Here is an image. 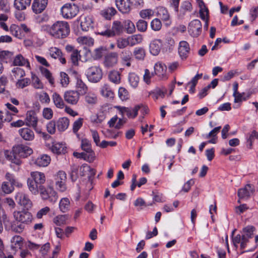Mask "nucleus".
<instances>
[{"label": "nucleus", "mask_w": 258, "mask_h": 258, "mask_svg": "<svg viewBox=\"0 0 258 258\" xmlns=\"http://www.w3.org/2000/svg\"><path fill=\"white\" fill-rule=\"evenodd\" d=\"M51 151L56 154H65L67 152V147L65 144L62 143H55L52 146Z\"/></svg>", "instance_id": "obj_26"}, {"label": "nucleus", "mask_w": 258, "mask_h": 258, "mask_svg": "<svg viewBox=\"0 0 258 258\" xmlns=\"http://www.w3.org/2000/svg\"><path fill=\"white\" fill-rule=\"evenodd\" d=\"M136 27L139 31L144 32L147 29L148 23L143 19H140L136 23Z\"/></svg>", "instance_id": "obj_51"}, {"label": "nucleus", "mask_w": 258, "mask_h": 258, "mask_svg": "<svg viewBox=\"0 0 258 258\" xmlns=\"http://www.w3.org/2000/svg\"><path fill=\"white\" fill-rule=\"evenodd\" d=\"M124 26L128 34H132L136 31V28L134 24L130 20L124 21Z\"/></svg>", "instance_id": "obj_47"}, {"label": "nucleus", "mask_w": 258, "mask_h": 258, "mask_svg": "<svg viewBox=\"0 0 258 258\" xmlns=\"http://www.w3.org/2000/svg\"><path fill=\"white\" fill-rule=\"evenodd\" d=\"M108 78L110 81L115 84H118L120 82V74L117 71H110L108 75Z\"/></svg>", "instance_id": "obj_34"}, {"label": "nucleus", "mask_w": 258, "mask_h": 258, "mask_svg": "<svg viewBox=\"0 0 258 258\" xmlns=\"http://www.w3.org/2000/svg\"><path fill=\"white\" fill-rule=\"evenodd\" d=\"M76 89V90L75 91L78 92L81 95H85L88 90L87 86L83 82L80 76L77 77Z\"/></svg>", "instance_id": "obj_24"}, {"label": "nucleus", "mask_w": 258, "mask_h": 258, "mask_svg": "<svg viewBox=\"0 0 258 258\" xmlns=\"http://www.w3.org/2000/svg\"><path fill=\"white\" fill-rule=\"evenodd\" d=\"M80 95H81L78 92L74 90H69L64 92L63 98L67 103L75 105L78 103L80 99Z\"/></svg>", "instance_id": "obj_11"}, {"label": "nucleus", "mask_w": 258, "mask_h": 258, "mask_svg": "<svg viewBox=\"0 0 258 258\" xmlns=\"http://www.w3.org/2000/svg\"><path fill=\"white\" fill-rule=\"evenodd\" d=\"M70 201L68 198H62L59 203V209L62 213H66L70 209Z\"/></svg>", "instance_id": "obj_32"}, {"label": "nucleus", "mask_w": 258, "mask_h": 258, "mask_svg": "<svg viewBox=\"0 0 258 258\" xmlns=\"http://www.w3.org/2000/svg\"><path fill=\"white\" fill-rule=\"evenodd\" d=\"M56 123L58 130L60 132H63L68 127L69 120L67 117H61L57 120Z\"/></svg>", "instance_id": "obj_30"}, {"label": "nucleus", "mask_w": 258, "mask_h": 258, "mask_svg": "<svg viewBox=\"0 0 258 258\" xmlns=\"http://www.w3.org/2000/svg\"><path fill=\"white\" fill-rule=\"evenodd\" d=\"M25 122L26 125L31 126L37 131L36 126L38 122V118L35 111L30 110L27 112Z\"/></svg>", "instance_id": "obj_13"}, {"label": "nucleus", "mask_w": 258, "mask_h": 258, "mask_svg": "<svg viewBox=\"0 0 258 258\" xmlns=\"http://www.w3.org/2000/svg\"><path fill=\"white\" fill-rule=\"evenodd\" d=\"M106 29L103 31L100 29L98 30V33L101 35L111 37L115 35H119L123 32V26L119 21H115L113 22L111 29H109L108 26Z\"/></svg>", "instance_id": "obj_3"}, {"label": "nucleus", "mask_w": 258, "mask_h": 258, "mask_svg": "<svg viewBox=\"0 0 258 258\" xmlns=\"http://www.w3.org/2000/svg\"><path fill=\"white\" fill-rule=\"evenodd\" d=\"M13 64L16 66H24L26 65L27 67L30 68V63L28 59L23 57L21 54L15 57Z\"/></svg>", "instance_id": "obj_29"}, {"label": "nucleus", "mask_w": 258, "mask_h": 258, "mask_svg": "<svg viewBox=\"0 0 258 258\" xmlns=\"http://www.w3.org/2000/svg\"><path fill=\"white\" fill-rule=\"evenodd\" d=\"M128 80L130 85L133 88H136L139 84V77L134 73H130L128 75Z\"/></svg>", "instance_id": "obj_39"}, {"label": "nucleus", "mask_w": 258, "mask_h": 258, "mask_svg": "<svg viewBox=\"0 0 258 258\" xmlns=\"http://www.w3.org/2000/svg\"><path fill=\"white\" fill-rule=\"evenodd\" d=\"M12 73L14 74L15 78H22L25 76V72L23 69L20 68H15L12 70Z\"/></svg>", "instance_id": "obj_64"}, {"label": "nucleus", "mask_w": 258, "mask_h": 258, "mask_svg": "<svg viewBox=\"0 0 258 258\" xmlns=\"http://www.w3.org/2000/svg\"><path fill=\"white\" fill-rule=\"evenodd\" d=\"M53 102L56 107L59 109H62L65 107V103L60 95L54 92L52 95Z\"/></svg>", "instance_id": "obj_27"}, {"label": "nucleus", "mask_w": 258, "mask_h": 258, "mask_svg": "<svg viewBox=\"0 0 258 258\" xmlns=\"http://www.w3.org/2000/svg\"><path fill=\"white\" fill-rule=\"evenodd\" d=\"M40 71L41 74L43 76H44L49 81V83L53 85L54 83V80L52 76V74L47 69L41 67L40 68Z\"/></svg>", "instance_id": "obj_44"}, {"label": "nucleus", "mask_w": 258, "mask_h": 258, "mask_svg": "<svg viewBox=\"0 0 258 258\" xmlns=\"http://www.w3.org/2000/svg\"><path fill=\"white\" fill-rule=\"evenodd\" d=\"M255 230V228L253 226L248 225L243 228V235L250 239L252 237Z\"/></svg>", "instance_id": "obj_45"}, {"label": "nucleus", "mask_w": 258, "mask_h": 258, "mask_svg": "<svg viewBox=\"0 0 258 258\" xmlns=\"http://www.w3.org/2000/svg\"><path fill=\"white\" fill-rule=\"evenodd\" d=\"M254 191V187L250 184H246L244 187L238 190V196L240 199H247Z\"/></svg>", "instance_id": "obj_14"}, {"label": "nucleus", "mask_w": 258, "mask_h": 258, "mask_svg": "<svg viewBox=\"0 0 258 258\" xmlns=\"http://www.w3.org/2000/svg\"><path fill=\"white\" fill-rule=\"evenodd\" d=\"M14 114L10 113L8 110L0 111V120L2 122H10L13 119Z\"/></svg>", "instance_id": "obj_37"}, {"label": "nucleus", "mask_w": 258, "mask_h": 258, "mask_svg": "<svg viewBox=\"0 0 258 258\" xmlns=\"http://www.w3.org/2000/svg\"><path fill=\"white\" fill-rule=\"evenodd\" d=\"M10 32L12 35L20 38L21 36L20 28L16 25H12L10 28Z\"/></svg>", "instance_id": "obj_63"}, {"label": "nucleus", "mask_w": 258, "mask_h": 258, "mask_svg": "<svg viewBox=\"0 0 258 258\" xmlns=\"http://www.w3.org/2000/svg\"><path fill=\"white\" fill-rule=\"evenodd\" d=\"M86 76L90 82L97 83L102 78L103 73L102 69L98 65L91 66L87 69Z\"/></svg>", "instance_id": "obj_4"}, {"label": "nucleus", "mask_w": 258, "mask_h": 258, "mask_svg": "<svg viewBox=\"0 0 258 258\" xmlns=\"http://www.w3.org/2000/svg\"><path fill=\"white\" fill-rule=\"evenodd\" d=\"M13 151L18 156L23 158L27 157L33 152L32 150L29 147L21 145L14 147Z\"/></svg>", "instance_id": "obj_12"}, {"label": "nucleus", "mask_w": 258, "mask_h": 258, "mask_svg": "<svg viewBox=\"0 0 258 258\" xmlns=\"http://www.w3.org/2000/svg\"><path fill=\"white\" fill-rule=\"evenodd\" d=\"M116 44L118 48L123 49L127 45H130L128 38L127 39L119 38L117 40Z\"/></svg>", "instance_id": "obj_55"}, {"label": "nucleus", "mask_w": 258, "mask_h": 258, "mask_svg": "<svg viewBox=\"0 0 258 258\" xmlns=\"http://www.w3.org/2000/svg\"><path fill=\"white\" fill-rule=\"evenodd\" d=\"M20 136L26 141H32L34 138V134L31 129L24 127L19 130Z\"/></svg>", "instance_id": "obj_22"}, {"label": "nucleus", "mask_w": 258, "mask_h": 258, "mask_svg": "<svg viewBox=\"0 0 258 258\" xmlns=\"http://www.w3.org/2000/svg\"><path fill=\"white\" fill-rule=\"evenodd\" d=\"M192 9V6L190 2L188 1L184 2L180 8V11L183 14H184L186 12H190Z\"/></svg>", "instance_id": "obj_60"}, {"label": "nucleus", "mask_w": 258, "mask_h": 258, "mask_svg": "<svg viewBox=\"0 0 258 258\" xmlns=\"http://www.w3.org/2000/svg\"><path fill=\"white\" fill-rule=\"evenodd\" d=\"M71 60L74 66H78V60L80 59L81 56L80 55V51L75 50L72 53L70 54Z\"/></svg>", "instance_id": "obj_56"}, {"label": "nucleus", "mask_w": 258, "mask_h": 258, "mask_svg": "<svg viewBox=\"0 0 258 258\" xmlns=\"http://www.w3.org/2000/svg\"><path fill=\"white\" fill-rule=\"evenodd\" d=\"M14 217L16 221L25 225L29 224L32 220V215L31 213L25 210L15 212Z\"/></svg>", "instance_id": "obj_7"}, {"label": "nucleus", "mask_w": 258, "mask_h": 258, "mask_svg": "<svg viewBox=\"0 0 258 258\" xmlns=\"http://www.w3.org/2000/svg\"><path fill=\"white\" fill-rule=\"evenodd\" d=\"M14 185L11 183L4 181L2 183L0 191L5 194H9L14 190Z\"/></svg>", "instance_id": "obj_35"}, {"label": "nucleus", "mask_w": 258, "mask_h": 258, "mask_svg": "<svg viewBox=\"0 0 258 258\" xmlns=\"http://www.w3.org/2000/svg\"><path fill=\"white\" fill-rule=\"evenodd\" d=\"M30 83V80L28 78H24L21 80H19L16 83V86L17 88L23 89Z\"/></svg>", "instance_id": "obj_61"}, {"label": "nucleus", "mask_w": 258, "mask_h": 258, "mask_svg": "<svg viewBox=\"0 0 258 258\" xmlns=\"http://www.w3.org/2000/svg\"><path fill=\"white\" fill-rule=\"evenodd\" d=\"M79 11V8L77 5L68 3L62 7L61 13L64 18L70 19L75 17Z\"/></svg>", "instance_id": "obj_5"}, {"label": "nucleus", "mask_w": 258, "mask_h": 258, "mask_svg": "<svg viewBox=\"0 0 258 258\" xmlns=\"http://www.w3.org/2000/svg\"><path fill=\"white\" fill-rule=\"evenodd\" d=\"M150 26L153 30L158 31L161 29L162 23L159 19L155 18L151 22Z\"/></svg>", "instance_id": "obj_54"}, {"label": "nucleus", "mask_w": 258, "mask_h": 258, "mask_svg": "<svg viewBox=\"0 0 258 258\" xmlns=\"http://www.w3.org/2000/svg\"><path fill=\"white\" fill-rule=\"evenodd\" d=\"M118 96L121 100H126L129 98V94L124 88L120 87L118 90Z\"/></svg>", "instance_id": "obj_57"}, {"label": "nucleus", "mask_w": 258, "mask_h": 258, "mask_svg": "<svg viewBox=\"0 0 258 258\" xmlns=\"http://www.w3.org/2000/svg\"><path fill=\"white\" fill-rule=\"evenodd\" d=\"M56 188L60 192H64L67 189V174L63 171H59L54 177Z\"/></svg>", "instance_id": "obj_6"}, {"label": "nucleus", "mask_w": 258, "mask_h": 258, "mask_svg": "<svg viewBox=\"0 0 258 258\" xmlns=\"http://www.w3.org/2000/svg\"><path fill=\"white\" fill-rule=\"evenodd\" d=\"M25 225L17 221L14 222L11 225V229L16 233H21L25 229Z\"/></svg>", "instance_id": "obj_41"}, {"label": "nucleus", "mask_w": 258, "mask_h": 258, "mask_svg": "<svg viewBox=\"0 0 258 258\" xmlns=\"http://www.w3.org/2000/svg\"><path fill=\"white\" fill-rule=\"evenodd\" d=\"M200 17L203 20H205L206 19V16L208 13V10L205 7L204 3L202 2L201 4H200Z\"/></svg>", "instance_id": "obj_59"}, {"label": "nucleus", "mask_w": 258, "mask_h": 258, "mask_svg": "<svg viewBox=\"0 0 258 258\" xmlns=\"http://www.w3.org/2000/svg\"><path fill=\"white\" fill-rule=\"evenodd\" d=\"M81 27L83 31H88L93 28V21L90 16H85L81 22Z\"/></svg>", "instance_id": "obj_21"}, {"label": "nucleus", "mask_w": 258, "mask_h": 258, "mask_svg": "<svg viewBox=\"0 0 258 258\" xmlns=\"http://www.w3.org/2000/svg\"><path fill=\"white\" fill-rule=\"evenodd\" d=\"M50 157L49 156L44 154L37 158L35 161V164L40 167H46L50 163Z\"/></svg>", "instance_id": "obj_25"}, {"label": "nucleus", "mask_w": 258, "mask_h": 258, "mask_svg": "<svg viewBox=\"0 0 258 258\" xmlns=\"http://www.w3.org/2000/svg\"><path fill=\"white\" fill-rule=\"evenodd\" d=\"M48 4V0H34L32 8L36 14L41 13L46 8Z\"/></svg>", "instance_id": "obj_16"}, {"label": "nucleus", "mask_w": 258, "mask_h": 258, "mask_svg": "<svg viewBox=\"0 0 258 258\" xmlns=\"http://www.w3.org/2000/svg\"><path fill=\"white\" fill-rule=\"evenodd\" d=\"M41 30L55 39H64L70 31L68 23L63 21H56L52 25H43Z\"/></svg>", "instance_id": "obj_2"}, {"label": "nucleus", "mask_w": 258, "mask_h": 258, "mask_svg": "<svg viewBox=\"0 0 258 258\" xmlns=\"http://www.w3.org/2000/svg\"><path fill=\"white\" fill-rule=\"evenodd\" d=\"M189 34L194 37L200 35L202 31V23L199 20L195 19L191 21L188 27Z\"/></svg>", "instance_id": "obj_8"}, {"label": "nucleus", "mask_w": 258, "mask_h": 258, "mask_svg": "<svg viewBox=\"0 0 258 258\" xmlns=\"http://www.w3.org/2000/svg\"><path fill=\"white\" fill-rule=\"evenodd\" d=\"M128 38L131 46H134L137 44L140 43L143 40V37L141 34L133 35Z\"/></svg>", "instance_id": "obj_46"}, {"label": "nucleus", "mask_w": 258, "mask_h": 258, "mask_svg": "<svg viewBox=\"0 0 258 258\" xmlns=\"http://www.w3.org/2000/svg\"><path fill=\"white\" fill-rule=\"evenodd\" d=\"M190 47L188 43L185 41L179 42L178 53L182 59H185L189 52Z\"/></svg>", "instance_id": "obj_18"}, {"label": "nucleus", "mask_w": 258, "mask_h": 258, "mask_svg": "<svg viewBox=\"0 0 258 258\" xmlns=\"http://www.w3.org/2000/svg\"><path fill=\"white\" fill-rule=\"evenodd\" d=\"M115 4L118 10L123 14L128 13L131 10L130 0H115Z\"/></svg>", "instance_id": "obj_15"}, {"label": "nucleus", "mask_w": 258, "mask_h": 258, "mask_svg": "<svg viewBox=\"0 0 258 258\" xmlns=\"http://www.w3.org/2000/svg\"><path fill=\"white\" fill-rule=\"evenodd\" d=\"M101 94L104 97L108 99H113L114 98V92L111 87L107 84H104L101 88Z\"/></svg>", "instance_id": "obj_28"}, {"label": "nucleus", "mask_w": 258, "mask_h": 258, "mask_svg": "<svg viewBox=\"0 0 258 258\" xmlns=\"http://www.w3.org/2000/svg\"><path fill=\"white\" fill-rule=\"evenodd\" d=\"M158 16L163 21L169 20L170 16L168 11L164 7H160L158 9Z\"/></svg>", "instance_id": "obj_42"}, {"label": "nucleus", "mask_w": 258, "mask_h": 258, "mask_svg": "<svg viewBox=\"0 0 258 258\" xmlns=\"http://www.w3.org/2000/svg\"><path fill=\"white\" fill-rule=\"evenodd\" d=\"M107 49L106 47L103 46H100L94 49L92 53V57L94 59L97 60L101 58L103 53L106 51Z\"/></svg>", "instance_id": "obj_36"}, {"label": "nucleus", "mask_w": 258, "mask_h": 258, "mask_svg": "<svg viewBox=\"0 0 258 258\" xmlns=\"http://www.w3.org/2000/svg\"><path fill=\"white\" fill-rule=\"evenodd\" d=\"M49 54L51 57L56 59L60 57L62 54V52L59 48L55 47H51L49 49Z\"/></svg>", "instance_id": "obj_53"}, {"label": "nucleus", "mask_w": 258, "mask_h": 258, "mask_svg": "<svg viewBox=\"0 0 258 258\" xmlns=\"http://www.w3.org/2000/svg\"><path fill=\"white\" fill-rule=\"evenodd\" d=\"M81 148L82 150L89 154L88 158L93 159L94 153L91 148V142L87 139H83L81 141Z\"/></svg>", "instance_id": "obj_20"}, {"label": "nucleus", "mask_w": 258, "mask_h": 258, "mask_svg": "<svg viewBox=\"0 0 258 258\" xmlns=\"http://www.w3.org/2000/svg\"><path fill=\"white\" fill-rule=\"evenodd\" d=\"M86 102L89 104H94L97 101V97L95 94L89 92L86 94L85 97Z\"/></svg>", "instance_id": "obj_49"}, {"label": "nucleus", "mask_w": 258, "mask_h": 258, "mask_svg": "<svg viewBox=\"0 0 258 258\" xmlns=\"http://www.w3.org/2000/svg\"><path fill=\"white\" fill-rule=\"evenodd\" d=\"M53 112L51 108L45 107L43 109L42 115L44 118L50 119L52 118Z\"/></svg>", "instance_id": "obj_62"}, {"label": "nucleus", "mask_w": 258, "mask_h": 258, "mask_svg": "<svg viewBox=\"0 0 258 258\" xmlns=\"http://www.w3.org/2000/svg\"><path fill=\"white\" fill-rule=\"evenodd\" d=\"M139 106L136 105L133 108H128L125 107H118L119 113L122 115H126L128 118H134L137 115V108Z\"/></svg>", "instance_id": "obj_17"}, {"label": "nucleus", "mask_w": 258, "mask_h": 258, "mask_svg": "<svg viewBox=\"0 0 258 258\" xmlns=\"http://www.w3.org/2000/svg\"><path fill=\"white\" fill-rule=\"evenodd\" d=\"M59 83L63 87H67L70 83V78L67 74L61 72L59 74Z\"/></svg>", "instance_id": "obj_40"}, {"label": "nucleus", "mask_w": 258, "mask_h": 258, "mask_svg": "<svg viewBox=\"0 0 258 258\" xmlns=\"http://www.w3.org/2000/svg\"><path fill=\"white\" fill-rule=\"evenodd\" d=\"M67 219V216L66 215H58L53 219V222L58 226L64 224Z\"/></svg>", "instance_id": "obj_58"}, {"label": "nucleus", "mask_w": 258, "mask_h": 258, "mask_svg": "<svg viewBox=\"0 0 258 258\" xmlns=\"http://www.w3.org/2000/svg\"><path fill=\"white\" fill-rule=\"evenodd\" d=\"M15 200L18 204L27 209L31 208L32 203L28 196L23 192H18L15 196Z\"/></svg>", "instance_id": "obj_10"}, {"label": "nucleus", "mask_w": 258, "mask_h": 258, "mask_svg": "<svg viewBox=\"0 0 258 258\" xmlns=\"http://www.w3.org/2000/svg\"><path fill=\"white\" fill-rule=\"evenodd\" d=\"M32 85L37 89H41L43 88V85L40 79L35 75H32Z\"/></svg>", "instance_id": "obj_52"}, {"label": "nucleus", "mask_w": 258, "mask_h": 258, "mask_svg": "<svg viewBox=\"0 0 258 258\" xmlns=\"http://www.w3.org/2000/svg\"><path fill=\"white\" fill-rule=\"evenodd\" d=\"M117 11L113 7H108L100 12L101 15L107 20H110L114 16Z\"/></svg>", "instance_id": "obj_31"}, {"label": "nucleus", "mask_w": 258, "mask_h": 258, "mask_svg": "<svg viewBox=\"0 0 258 258\" xmlns=\"http://www.w3.org/2000/svg\"><path fill=\"white\" fill-rule=\"evenodd\" d=\"M31 2V0H15L14 6L17 10H23L30 6Z\"/></svg>", "instance_id": "obj_33"}, {"label": "nucleus", "mask_w": 258, "mask_h": 258, "mask_svg": "<svg viewBox=\"0 0 258 258\" xmlns=\"http://www.w3.org/2000/svg\"><path fill=\"white\" fill-rule=\"evenodd\" d=\"M162 42L161 39H155L150 44V51L153 55H158L161 51Z\"/></svg>", "instance_id": "obj_19"}, {"label": "nucleus", "mask_w": 258, "mask_h": 258, "mask_svg": "<svg viewBox=\"0 0 258 258\" xmlns=\"http://www.w3.org/2000/svg\"><path fill=\"white\" fill-rule=\"evenodd\" d=\"M154 73L161 79H166V67L161 63H156L154 66Z\"/></svg>", "instance_id": "obj_23"}, {"label": "nucleus", "mask_w": 258, "mask_h": 258, "mask_svg": "<svg viewBox=\"0 0 258 258\" xmlns=\"http://www.w3.org/2000/svg\"><path fill=\"white\" fill-rule=\"evenodd\" d=\"M139 15L143 19H149L154 16V11L151 9H144L140 12Z\"/></svg>", "instance_id": "obj_50"}, {"label": "nucleus", "mask_w": 258, "mask_h": 258, "mask_svg": "<svg viewBox=\"0 0 258 258\" xmlns=\"http://www.w3.org/2000/svg\"><path fill=\"white\" fill-rule=\"evenodd\" d=\"M117 52H111L106 54L104 58L103 64L105 68H110L115 66L118 62Z\"/></svg>", "instance_id": "obj_9"}, {"label": "nucleus", "mask_w": 258, "mask_h": 258, "mask_svg": "<svg viewBox=\"0 0 258 258\" xmlns=\"http://www.w3.org/2000/svg\"><path fill=\"white\" fill-rule=\"evenodd\" d=\"M22 238L20 236H14L11 239V248H20L22 244Z\"/></svg>", "instance_id": "obj_43"}, {"label": "nucleus", "mask_w": 258, "mask_h": 258, "mask_svg": "<svg viewBox=\"0 0 258 258\" xmlns=\"http://www.w3.org/2000/svg\"><path fill=\"white\" fill-rule=\"evenodd\" d=\"M45 174L41 172L32 171L30 173V177L27 179V185L29 191L33 195H40L44 200H48L52 204L56 203L58 199L57 192L54 189L49 187L46 189L43 184L45 183Z\"/></svg>", "instance_id": "obj_1"}, {"label": "nucleus", "mask_w": 258, "mask_h": 258, "mask_svg": "<svg viewBox=\"0 0 258 258\" xmlns=\"http://www.w3.org/2000/svg\"><path fill=\"white\" fill-rule=\"evenodd\" d=\"M134 54L136 59L143 60L146 55L145 50L142 47L136 48L134 51Z\"/></svg>", "instance_id": "obj_48"}, {"label": "nucleus", "mask_w": 258, "mask_h": 258, "mask_svg": "<svg viewBox=\"0 0 258 258\" xmlns=\"http://www.w3.org/2000/svg\"><path fill=\"white\" fill-rule=\"evenodd\" d=\"M77 41L81 44L87 46H92L94 44V39L88 36H81L78 38Z\"/></svg>", "instance_id": "obj_38"}]
</instances>
